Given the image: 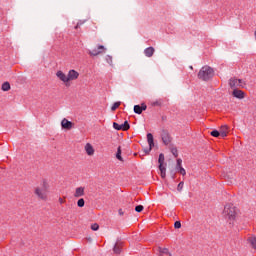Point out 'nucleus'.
Returning <instances> with one entry per match:
<instances>
[{
    "label": "nucleus",
    "instance_id": "28",
    "mask_svg": "<svg viewBox=\"0 0 256 256\" xmlns=\"http://www.w3.org/2000/svg\"><path fill=\"white\" fill-rule=\"evenodd\" d=\"M106 61L108 64L113 65V58L112 56H109V54L106 56Z\"/></svg>",
    "mask_w": 256,
    "mask_h": 256
},
{
    "label": "nucleus",
    "instance_id": "38",
    "mask_svg": "<svg viewBox=\"0 0 256 256\" xmlns=\"http://www.w3.org/2000/svg\"><path fill=\"white\" fill-rule=\"evenodd\" d=\"M153 147L149 146V148L145 149L144 152L146 155H149V153L152 151Z\"/></svg>",
    "mask_w": 256,
    "mask_h": 256
},
{
    "label": "nucleus",
    "instance_id": "35",
    "mask_svg": "<svg viewBox=\"0 0 256 256\" xmlns=\"http://www.w3.org/2000/svg\"><path fill=\"white\" fill-rule=\"evenodd\" d=\"M91 229H92L93 231H97V230H99V225H98L97 223H95V224H93V225L91 226Z\"/></svg>",
    "mask_w": 256,
    "mask_h": 256
},
{
    "label": "nucleus",
    "instance_id": "30",
    "mask_svg": "<svg viewBox=\"0 0 256 256\" xmlns=\"http://www.w3.org/2000/svg\"><path fill=\"white\" fill-rule=\"evenodd\" d=\"M143 210H144V207L142 205H138L135 208V211L138 212V213H141Z\"/></svg>",
    "mask_w": 256,
    "mask_h": 256
},
{
    "label": "nucleus",
    "instance_id": "10",
    "mask_svg": "<svg viewBox=\"0 0 256 256\" xmlns=\"http://www.w3.org/2000/svg\"><path fill=\"white\" fill-rule=\"evenodd\" d=\"M56 76L64 83L69 82L68 76H66V74H64V72H62V70H58V72H56Z\"/></svg>",
    "mask_w": 256,
    "mask_h": 256
},
{
    "label": "nucleus",
    "instance_id": "6",
    "mask_svg": "<svg viewBox=\"0 0 256 256\" xmlns=\"http://www.w3.org/2000/svg\"><path fill=\"white\" fill-rule=\"evenodd\" d=\"M161 138H162L163 143L166 146H168L172 142L171 135L169 134V132L167 130L162 131Z\"/></svg>",
    "mask_w": 256,
    "mask_h": 256
},
{
    "label": "nucleus",
    "instance_id": "32",
    "mask_svg": "<svg viewBox=\"0 0 256 256\" xmlns=\"http://www.w3.org/2000/svg\"><path fill=\"white\" fill-rule=\"evenodd\" d=\"M226 130L227 128H224V130L220 131V136H222V138H225L227 136Z\"/></svg>",
    "mask_w": 256,
    "mask_h": 256
},
{
    "label": "nucleus",
    "instance_id": "23",
    "mask_svg": "<svg viewBox=\"0 0 256 256\" xmlns=\"http://www.w3.org/2000/svg\"><path fill=\"white\" fill-rule=\"evenodd\" d=\"M210 135H212V137H216V138L221 136L220 132L217 130L210 132Z\"/></svg>",
    "mask_w": 256,
    "mask_h": 256
},
{
    "label": "nucleus",
    "instance_id": "5",
    "mask_svg": "<svg viewBox=\"0 0 256 256\" xmlns=\"http://www.w3.org/2000/svg\"><path fill=\"white\" fill-rule=\"evenodd\" d=\"M230 88L243 87L244 82L240 78H230Z\"/></svg>",
    "mask_w": 256,
    "mask_h": 256
},
{
    "label": "nucleus",
    "instance_id": "15",
    "mask_svg": "<svg viewBox=\"0 0 256 256\" xmlns=\"http://www.w3.org/2000/svg\"><path fill=\"white\" fill-rule=\"evenodd\" d=\"M248 242L250 243V246L256 250V236L248 237Z\"/></svg>",
    "mask_w": 256,
    "mask_h": 256
},
{
    "label": "nucleus",
    "instance_id": "20",
    "mask_svg": "<svg viewBox=\"0 0 256 256\" xmlns=\"http://www.w3.org/2000/svg\"><path fill=\"white\" fill-rule=\"evenodd\" d=\"M121 155H122V150H121V147L119 146L118 149H117L116 158H117L119 161L123 162V158H122Z\"/></svg>",
    "mask_w": 256,
    "mask_h": 256
},
{
    "label": "nucleus",
    "instance_id": "40",
    "mask_svg": "<svg viewBox=\"0 0 256 256\" xmlns=\"http://www.w3.org/2000/svg\"><path fill=\"white\" fill-rule=\"evenodd\" d=\"M161 176H162V178H165L166 177V171H161Z\"/></svg>",
    "mask_w": 256,
    "mask_h": 256
},
{
    "label": "nucleus",
    "instance_id": "44",
    "mask_svg": "<svg viewBox=\"0 0 256 256\" xmlns=\"http://www.w3.org/2000/svg\"><path fill=\"white\" fill-rule=\"evenodd\" d=\"M254 38H256V31L254 32Z\"/></svg>",
    "mask_w": 256,
    "mask_h": 256
},
{
    "label": "nucleus",
    "instance_id": "19",
    "mask_svg": "<svg viewBox=\"0 0 256 256\" xmlns=\"http://www.w3.org/2000/svg\"><path fill=\"white\" fill-rule=\"evenodd\" d=\"M1 89L5 92L9 91L11 89L9 82H3Z\"/></svg>",
    "mask_w": 256,
    "mask_h": 256
},
{
    "label": "nucleus",
    "instance_id": "13",
    "mask_svg": "<svg viewBox=\"0 0 256 256\" xmlns=\"http://www.w3.org/2000/svg\"><path fill=\"white\" fill-rule=\"evenodd\" d=\"M84 195H85V188L84 187L77 188L76 191H75V194H74V196L76 198L82 197Z\"/></svg>",
    "mask_w": 256,
    "mask_h": 256
},
{
    "label": "nucleus",
    "instance_id": "1",
    "mask_svg": "<svg viewBox=\"0 0 256 256\" xmlns=\"http://www.w3.org/2000/svg\"><path fill=\"white\" fill-rule=\"evenodd\" d=\"M215 75L214 70L211 66H203L201 70L198 72V78L202 81H209Z\"/></svg>",
    "mask_w": 256,
    "mask_h": 256
},
{
    "label": "nucleus",
    "instance_id": "21",
    "mask_svg": "<svg viewBox=\"0 0 256 256\" xmlns=\"http://www.w3.org/2000/svg\"><path fill=\"white\" fill-rule=\"evenodd\" d=\"M121 126V130L123 131H128L130 129V124L128 123V121H125L124 124L120 125Z\"/></svg>",
    "mask_w": 256,
    "mask_h": 256
},
{
    "label": "nucleus",
    "instance_id": "36",
    "mask_svg": "<svg viewBox=\"0 0 256 256\" xmlns=\"http://www.w3.org/2000/svg\"><path fill=\"white\" fill-rule=\"evenodd\" d=\"M159 169L160 171H166V167L164 166V163H159Z\"/></svg>",
    "mask_w": 256,
    "mask_h": 256
},
{
    "label": "nucleus",
    "instance_id": "25",
    "mask_svg": "<svg viewBox=\"0 0 256 256\" xmlns=\"http://www.w3.org/2000/svg\"><path fill=\"white\" fill-rule=\"evenodd\" d=\"M77 205H78V207L83 208L85 206L84 199L83 198L79 199L78 202H77Z\"/></svg>",
    "mask_w": 256,
    "mask_h": 256
},
{
    "label": "nucleus",
    "instance_id": "45",
    "mask_svg": "<svg viewBox=\"0 0 256 256\" xmlns=\"http://www.w3.org/2000/svg\"><path fill=\"white\" fill-rule=\"evenodd\" d=\"M190 69H192V70H193V66H190Z\"/></svg>",
    "mask_w": 256,
    "mask_h": 256
},
{
    "label": "nucleus",
    "instance_id": "42",
    "mask_svg": "<svg viewBox=\"0 0 256 256\" xmlns=\"http://www.w3.org/2000/svg\"><path fill=\"white\" fill-rule=\"evenodd\" d=\"M171 175H172V178H173V179L176 178V175H175L174 171L171 172Z\"/></svg>",
    "mask_w": 256,
    "mask_h": 256
},
{
    "label": "nucleus",
    "instance_id": "4",
    "mask_svg": "<svg viewBox=\"0 0 256 256\" xmlns=\"http://www.w3.org/2000/svg\"><path fill=\"white\" fill-rule=\"evenodd\" d=\"M107 51V48L105 46H102L101 44L98 45L97 48H94L93 50H89V55L92 57H96L100 54H103Z\"/></svg>",
    "mask_w": 256,
    "mask_h": 256
},
{
    "label": "nucleus",
    "instance_id": "18",
    "mask_svg": "<svg viewBox=\"0 0 256 256\" xmlns=\"http://www.w3.org/2000/svg\"><path fill=\"white\" fill-rule=\"evenodd\" d=\"M113 251L115 254H120L122 252L121 244H115Z\"/></svg>",
    "mask_w": 256,
    "mask_h": 256
},
{
    "label": "nucleus",
    "instance_id": "43",
    "mask_svg": "<svg viewBox=\"0 0 256 256\" xmlns=\"http://www.w3.org/2000/svg\"><path fill=\"white\" fill-rule=\"evenodd\" d=\"M59 202H60V204H63V203H64V201H63L62 198L59 199Z\"/></svg>",
    "mask_w": 256,
    "mask_h": 256
},
{
    "label": "nucleus",
    "instance_id": "14",
    "mask_svg": "<svg viewBox=\"0 0 256 256\" xmlns=\"http://www.w3.org/2000/svg\"><path fill=\"white\" fill-rule=\"evenodd\" d=\"M85 150H86V152H87V154H88L89 156L94 155L95 150H94V148L92 147L91 144H89V143L86 144Z\"/></svg>",
    "mask_w": 256,
    "mask_h": 256
},
{
    "label": "nucleus",
    "instance_id": "16",
    "mask_svg": "<svg viewBox=\"0 0 256 256\" xmlns=\"http://www.w3.org/2000/svg\"><path fill=\"white\" fill-rule=\"evenodd\" d=\"M147 140H148V144L149 146H151V148H154L155 144H154V137L151 133H149L147 135Z\"/></svg>",
    "mask_w": 256,
    "mask_h": 256
},
{
    "label": "nucleus",
    "instance_id": "22",
    "mask_svg": "<svg viewBox=\"0 0 256 256\" xmlns=\"http://www.w3.org/2000/svg\"><path fill=\"white\" fill-rule=\"evenodd\" d=\"M159 252L161 254H166V255L172 256V254L169 252V250L167 248H159Z\"/></svg>",
    "mask_w": 256,
    "mask_h": 256
},
{
    "label": "nucleus",
    "instance_id": "17",
    "mask_svg": "<svg viewBox=\"0 0 256 256\" xmlns=\"http://www.w3.org/2000/svg\"><path fill=\"white\" fill-rule=\"evenodd\" d=\"M164 103V100L162 98H159V100H155L152 102L153 107H162Z\"/></svg>",
    "mask_w": 256,
    "mask_h": 256
},
{
    "label": "nucleus",
    "instance_id": "2",
    "mask_svg": "<svg viewBox=\"0 0 256 256\" xmlns=\"http://www.w3.org/2000/svg\"><path fill=\"white\" fill-rule=\"evenodd\" d=\"M47 190H48V183L44 180L42 183V188L37 187L35 189V195L39 199L46 201L47 200Z\"/></svg>",
    "mask_w": 256,
    "mask_h": 256
},
{
    "label": "nucleus",
    "instance_id": "37",
    "mask_svg": "<svg viewBox=\"0 0 256 256\" xmlns=\"http://www.w3.org/2000/svg\"><path fill=\"white\" fill-rule=\"evenodd\" d=\"M183 187H184V182H180L178 187H177L178 191L181 192Z\"/></svg>",
    "mask_w": 256,
    "mask_h": 256
},
{
    "label": "nucleus",
    "instance_id": "12",
    "mask_svg": "<svg viewBox=\"0 0 256 256\" xmlns=\"http://www.w3.org/2000/svg\"><path fill=\"white\" fill-rule=\"evenodd\" d=\"M155 53V48L153 46H149V48H145L144 54L146 57L151 58Z\"/></svg>",
    "mask_w": 256,
    "mask_h": 256
},
{
    "label": "nucleus",
    "instance_id": "31",
    "mask_svg": "<svg viewBox=\"0 0 256 256\" xmlns=\"http://www.w3.org/2000/svg\"><path fill=\"white\" fill-rule=\"evenodd\" d=\"M171 153L175 156V158L178 157V150H177V148H172L171 149Z\"/></svg>",
    "mask_w": 256,
    "mask_h": 256
},
{
    "label": "nucleus",
    "instance_id": "33",
    "mask_svg": "<svg viewBox=\"0 0 256 256\" xmlns=\"http://www.w3.org/2000/svg\"><path fill=\"white\" fill-rule=\"evenodd\" d=\"M175 229H180L182 227L181 222L180 221H176L174 224Z\"/></svg>",
    "mask_w": 256,
    "mask_h": 256
},
{
    "label": "nucleus",
    "instance_id": "9",
    "mask_svg": "<svg viewBox=\"0 0 256 256\" xmlns=\"http://www.w3.org/2000/svg\"><path fill=\"white\" fill-rule=\"evenodd\" d=\"M147 110V106L145 104L140 105H136L134 106V112L138 115H141L143 111Z\"/></svg>",
    "mask_w": 256,
    "mask_h": 256
},
{
    "label": "nucleus",
    "instance_id": "27",
    "mask_svg": "<svg viewBox=\"0 0 256 256\" xmlns=\"http://www.w3.org/2000/svg\"><path fill=\"white\" fill-rule=\"evenodd\" d=\"M113 128L117 131H121L122 130V127L121 125H119L118 123L114 122L113 123Z\"/></svg>",
    "mask_w": 256,
    "mask_h": 256
},
{
    "label": "nucleus",
    "instance_id": "8",
    "mask_svg": "<svg viewBox=\"0 0 256 256\" xmlns=\"http://www.w3.org/2000/svg\"><path fill=\"white\" fill-rule=\"evenodd\" d=\"M61 126L63 129L71 130L73 128V123L64 118L61 122Z\"/></svg>",
    "mask_w": 256,
    "mask_h": 256
},
{
    "label": "nucleus",
    "instance_id": "24",
    "mask_svg": "<svg viewBox=\"0 0 256 256\" xmlns=\"http://www.w3.org/2000/svg\"><path fill=\"white\" fill-rule=\"evenodd\" d=\"M120 105H121V102H114V105L112 106L111 110L116 111Z\"/></svg>",
    "mask_w": 256,
    "mask_h": 256
},
{
    "label": "nucleus",
    "instance_id": "11",
    "mask_svg": "<svg viewBox=\"0 0 256 256\" xmlns=\"http://www.w3.org/2000/svg\"><path fill=\"white\" fill-rule=\"evenodd\" d=\"M232 95L238 99L245 98V93L243 92V90L234 89V91L232 92Z\"/></svg>",
    "mask_w": 256,
    "mask_h": 256
},
{
    "label": "nucleus",
    "instance_id": "29",
    "mask_svg": "<svg viewBox=\"0 0 256 256\" xmlns=\"http://www.w3.org/2000/svg\"><path fill=\"white\" fill-rule=\"evenodd\" d=\"M164 161H165V156H164V154H160L159 155V164H164Z\"/></svg>",
    "mask_w": 256,
    "mask_h": 256
},
{
    "label": "nucleus",
    "instance_id": "3",
    "mask_svg": "<svg viewBox=\"0 0 256 256\" xmlns=\"http://www.w3.org/2000/svg\"><path fill=\"white\" fill-rule=\"evenodd\" d=\"M222 215H224V218L230 221L235 220L236 218L235 208L231 204L224 206V212H222Z\"/></svg>",
    "mask_w": 256,
    "mask_h": 256
},
{
    "label": "nucleus",
    "instance_id": "34",
    "mask_svg": "<svg viewBox=\"0 0 256 256\" xmlns=\"http://www.w3.org/2000/svg\"><path fill=\"white\" fill-rule=\"evenodd\" d=\"M85 23L84 20H79V22L77 23V25L75 26V29H78L80 26H82Z\"/></svg>",
    "mask_w": 256,
    "mask_h": 256
},
{
    "label": "nucleus",
    "instance_id": "39",
    "mask_svg": "<svg viewBox=\"0 0 256 256\" xmlns=\"http://www.w3.org/2000/svg\"><path fill=\"white\" fill-rule=\"evenodd\" d=\"M180 167H182V160H181V159H178V160H177L176 169H177V168H180Z\"/></svg>",
    "mask_w": 256,
    "mask_h": 256
},
{
    "label": "nucleus",
    "instance_id": "26",
    "mask_svg": "<svg viewBox=\"0 0 256 256\" xmlns=\"http://www.w3.org/2000/svg\"><path fill=\"white\" fill-rule=\"evenodd\" d=\"M176 170L183 176L186 175V170L181 166L180 168H176Z\"/></svg>",
    "mask_w": 256,
    "mask_h": 256
},
{
    "label": "nucleus",
    "instance_id": "7",
    "mask_svg": "<svg viewBox=\"0 0 256 256\" xmlns=\"http://www.w3.org/2000/svg\"><path fill=\"white\" fill-rule=\"evenodd\" d=\"M79 77V72H77V70H69V73H68V82L69 81H74L76 79H78Z\"/></svg>",
    "mask_w": 256,
    "mask_h": 256
},
{
    "label": "nucleus",
    "instance_id": "41",
    "mask_svg": "<svg viewBox=\"0 0 256 256\" xmlns=\"http://www.w3.org/2000/svg\"><path fill=\"white\" fill-rule=\"evenodd\" d=\"M119 215H120V216H123V215H124V212H123L122 209L119 210Z\"/></svg>",
    "mask_w": 256,
    "mask_h": 256
}]
</instances>
